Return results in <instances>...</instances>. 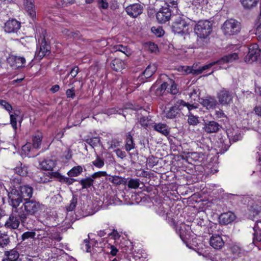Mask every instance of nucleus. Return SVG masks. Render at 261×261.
Wrapping results in <instances>:
<instances>
[{
    "label": "nucleus",
    "mask_w": 261,
    "mask_h": 261,
    "mask_svg": "<svg viewBox=\"0 0 261 261\" xmlns=\"http://www.w3.org/2000/svg\"><path fill=\"white\" fill-rule=\"evenodd\" d=\"M194 30L198 37L197 40V44L199 46H202L207 43L205 40L212 31V24L207 20H200L195 25Z\"/></svg>",
    "instance_id": "obj_3"
},
{
    "label": "nucleus",
    "mask_w": 261,
    "mask_h": 261,
    "mask_svg": "<svg viewBox=\"0 0 261 261\" xmlns=\"http://www.w3.org/2000/svg\"><path fill=\"white\" fill-rule=\"evenodd\" d=\"M228 98V91L224 88L221 89L217 94V98L218 99L219 103L221 104H227Z\"/></svg>",
    "instance_id": "obj_23"
},
{
    "label": "nucleus",
    "mask_w": 261,
    "mask_h": 261,
    "mask_svg": "<svg viewBox=\"0 0 261 261\" xmlns=\"http://www.w3.org/2000/svg\"><path fill=\"white\" fill-rule=\"evenodd\" d=\"M168 85L167 82L162 83L160 87L155 89V95L158 96H162L167 89Z\"/></svg>",
    "instance_id": "obj_35"
},
{
    "label": "nucleus",
    "mask_w": 261,
    "mask_h": 261,
    "mask_svg": "<svg viewBox=\"0 0 261 261\" xmlns=\"http://www.w3.org/2000/svg\"><path fill=\"white\" fill-rule=\"evenodd\" d=\"M10 242L9 236L5 233H0V247H5Z\"/></svg>",
    "instance_id": "obj_32"
},
{
    "label": "nucleus",
    "mask_w": 261,
    "mask_h": 261,
    "mask_svg": "<svg viewBox=\"0 0 261 261\" xmlns=\"http://www.w3.org/2000/svg\"><path fill=\"white\" fill-rule=\"evenodd\" d=\"M116 51H121L124 53L126 56H128L130 55V52L128 50L127 48L125 46H123L122 45H118L115 47Z\"/></svg>",
    "instance_id": "obj_48"
},
{
    "label": "nucleus",
    "mask_w": 261,
    "mask_h": 261,
    "mask_svg": "<svg viewBox=\"0 0 261 261\" xmlns=\"http://www.w3.org/2000/svg\"><path fill=\"white\" fill-rule=\"evenodd\" d=\"M165 3L168 7L176 8L177 5V0H165Z\"/></svg>",
    "instance_id": "obj_59"
},
{
    "label": "nucleus",
    "mask_w": 261,
    "mask_h": 261,
    "mask_svg": "<svg viewBox=\"0 0 261 261\" xmlns=\"http://www.w3.org/2000/svg\"><path fill=\"white\" fill-rule=\"evenodd\" d=\"M19 166H17L14 169L15 172L18 175L23 176L27 175L28 173V167L25 165L20 163Z\"/></svg>",
    "instance_id": "obj_30"
},
{
    "label": "nucleus",
    "mask_w": 261,
    "mask_h": 261,
    "mask_svg": "<svg viewBox=\"0 0 261 261\" xmlns=\"http://www.w3.org/2000/svg\"><path fill=\"white\" fill-rule=\"evenodd\" d=\"M172 30L175 34H188L189 24L184 19L179 17L173 23Z\"/></svg>",
    "instance_id": "obj_7"
},
{
    "label": "nucleus",
    "mask_w": 261,
    "mask_h": 261,
    "mask_svg": "<svg viewBox=\"0 0 261 261\" xmlns=\"http://www.w3.org/2000/svg\"><path fill=\"white\" fill-rule=\"evenodd\" d=\"M170 84H171V87L170 88V92L172 94H175L178 92V90L176 87V85L175 84L174 82L172 80H169Z\"/></svg>",
    "instance_id": "obj_52"
},
{
    "label": "nucleus",
    "mask_w": 261,
    "mask_h": 261,
    "mask_svg": "<svg viewBox=\"0 0 261 261\" xmlns=\"http://www.w3.org/2000/svg\"><path fill=\"white\" fill-rule=\"evenodd\" d=\"M260 49L257 44H252L248 47V53L244 58L245 62L252 63L257 60V58L260 56Z\"/></svg>",
    "instance_id": "obj_6"
},
{
    "label": "nucleus",
    "mask_w": 261,
    "mask_h": 261,
    "mask_svg": "<svg viewBox=\"0 0 261 261\" xmlns=\"http://www.w3.org/2000/svg\"><path fill=\"white\" fill-rule=\"evenodd\" d=\"M211 246L215 249H220L224 246V242L219 235H213L210 241Z\"/></svg>",
    "instance_id": "obj_19"
},
{
    "label": "nucleus",
    "mask_w": 261,
    "mask_h": 261,
    "mask_svg": "<svg viewBox=\"0 0 261 261\" xmlns=\"http://www.w3.org/2000/svg\"><path fill=\"white\" fill-rule=\"evenodd\" d=\"M219 222L221 225H227L228 224V215L227 213H223L219 216Z\"/></svg>",
    "instance_id": "obj_44"
},
{
    "label": "nucleus",
    "mask_w": 261,
    "mask_h": 261,
    "mask_svg": "<svg viewBox=\"0 0 261 261\" xmlns=\"http://www.w3.org/2000/svg\"><path fill=\"white\" fill-rule=\"evenodd\" d=\"M19 256V253L17 249L13 248L4 252V257L2 261H17Z\"/></svg>",
    "instance_id": "obj_15"
},
{
    "label": "nucleus",
    "mask_w": 261,
    "mask_h": 261,
    "mask_svg": "<svg viewBox=\"0 0 261 261\" xmlns=\"http://www.w3.org/2000/svg\"><path fill=\"white\" fill-rule=\"evenodd\" d=\"M83 171V168L80 166H77L73 167L70 170H69L67 174L70 177H75L80 175Z\"/></svg>",
    "instance_id": "obj_33"
},
{
    "label": "nucleus",
    "mask_w": 261,
    "mask_h": 261,
    "mask_svg": "<svg viewBox=\"0 0 261 261\" xmlns=\"http://www.w3.org/2000/svg\"><path fill=\"white\" fill-rule=\"evenodd\" d=\"M92 164L95 167L100 168L104 166L105 162L103 159L100 158L98 155H97L95 160L92 162Z\"/></svg>",
    "instance_id": "obj_41"
},
{
    "label": "nucleus",
    "mask_w": 261,
    "mask_h": 261,
    "mask_svg": "<svg viewBox=\"0 0 261 261\" xmlns=\"http://www.w3.org/2000/svg\"><path fill=\"white\" fill-rule=\"evenodd\" d=\"M82 248L84 250H86V252H91V247L89 245V241L88 239L84 240Z\"/></svg>",
    "instance_id": "obj_54"
},
{
    "label": "nucleus",
    "mask_w": 261,
    "mask_h": 261,
    "mask_svg": "<svg viewBox=\"0 0 261 261\" xmlns=\"http://www.w3.org/2000/svg\"><path fill=\"white\" fill-rule=\"evenodd\" d=\"M0 106L10 114L11 111L12 110V107L9 102L5 100L0 99Z\"/></svg>",
    "instance_id": "obj_43"
},
{
    "label": "nucleus",
    "mask_w": 261,
    "mask_h": 261,
    "mask_svg": "<svg viewBox=\"0 0 261 261\" xmlns=\"http://www.w3.org/2000/svg\"><path fill=\"white\" fill-rule=\"evenodd\" d=\"M152 32L154 34L158 37H161L164 34V30L161 27H152Z\"/></svg>",
    "instance_id": "obj_47"
},
{
    "label": "nucleus",
    "mask_w": 261,
    "mask_h": 261,
    "mask_svg": "<svg viewBox=\"0 0 261 261\" xmlns=\"http://www.w3.org/2000/svg\"><path fill=\"white\" fill-rule=\"evenodd\" d=\"M135 147V144L134 143L133 137L128 134L126 136L125 140V148L127 151H129L134 149Z\"/></svg>",
    "instance_id": "obj_29"
},
{
    "label": "nucleus",
    "mask_w": 261,
    "mask_h": 261,
    "mask_svg": "<svg viewBox=\"0 0 261 261\" xmlns=\"http://www.w3.org/2000/svg\"><path fill=\"white\" fill-rule=\"evenodd\" d=\"M49 53V46L46 44L44 38L42 39V43L39 49H38L35 55V59L40 61L45 56Z\"/></svg>",
    "instance_id": "obj_14"
},
{
    "label": "nucleus",
    "mask_w": 261,
    "mask_h": 261,
    "mask_svg": "<svg viewBox=\"0 0 261 261\" xmlns=\"http://www.w3.org/2000/svg\"><path fill=\"white\" fill-rule=\"evenodd\" d=\"M87 144H89L91 146L94 148L97 146L100 143V139L99 137H95L87 139L86 140Z\"/></svg>",
    "instance_id": "obj_37"
},
{
    "label": "nucleus",
    "mask_w": 261,
    "mask_h": 261,
    "mask_svg": "<svg viewBox=\"0 0 261 261\" xmlns=\"http://www.w3.org/2000/svg\"><path fill=\"white\" fill-rule=\"evenodd\" d=\"M55 160L46 159L40 163L41 169L44 170H52L56 166Z\"/></svg>",
    "instance_id": "obj_22"
},
{
    "label": "nucleus",
    "mask_w": 261,
    "mask_h": 261,
    "mask_svg": "<svg viewBox=\"0 0 261 261\" xmlns=\"http://www.w3.org/2000/svg\"><path fill=\"white\" fill-rule=\"evenodd\" d=\"M255 34L257 39L261 41V22L256 28Z\"/></svg>",
    "instance_id": "obj_64"
},
{
    "label": "nucleus",
    "mask_w": 261,
    "mask_h": 261,
    "mask_svg": "<svg viewBox=\"0 0 261 261\" xmlns=\"http://www.w3.org/2000/svg\"><path fill=\"white\" fill-rule=\"evenodd\" d=\"M109 149H113L116 148L120 145V141L117 139H113L110 142H109Z\"/></svg>",
    "instance_id": "obj_50"
},
{
    "label": "nucleus",
    "mask_w": 261,
    "mask_h": 261,
    "mask_svg": "<svg viewBox=\"0 0 261 261\" xmlns=\"http://www.w3.org/2000/svg\"><path fill=\"white\" fill-rule=\"evenodd\" d=\"M66 94L67 98H74L75 95L74 88L72 87L70 89H67Z\"/></svg>",
    "instance_id": "obj_55"
},
{
    "label": "nucleus",
    "mask_w": 261,
    "mask_h": 261,
    "mask_svg": "<svg viewBox=\"0 0 261 261\" xmlns=\"http://www.w3.org/2000/svg\"><path fill=\"white\" fill-rule=\"evenodd\" d=\"M238 132L233 136V138H232V140L230 141L229 140V143H231V141L232 143H234V142H236L237 141H239V140H241L242 137V135L240 133V132H239V130H238Z\"/></svg>",
    "instance_id": "obj_58"
},
{
    "label": "nucleus",
    "mask_w": 261,
    "mask_h": 261,
    "mask_svg": "<svg viewBox=\"0 0 261 261\" xmlns=\"http://www.w3.org/2000/svg\"><path fill=\"white\" fill-rule=\"evenodd\" d=\"M74 0H58V4L61 7H65L68 4H72Z\"/></svg>",
    "instance_id": "obj_57"
},
{
    "label": "nucleus",
    "mask_w": 261,
    "mask_h": 261,
    "mask_svg": "<svg viewBox=\"0 0 261 261\" xmlns=\"http://www.w3.org/2000/svg\"><path fill=\"white\" fill-rule=\"evenodd\" d=\"M21 23L15 19L8 20L4 25V30L8 33H16L20 29Z\"/></svg>",
    "instance_id": "obj_10"
},
{
    "label": "nucleus",
    "mask_w": 261,
    "mask_h": 261,
    "mask_svg": "<svg viewBox=\"0 0 261 261\" xmlns=\"http://www.w3.org/2000/svg\"><path fill=\"white\" fill-rule=\"evenodd\" d=\"M231 256L232 259L241 257L245 254V251L239 246L236 244L232 245L230 248Z\"/></svg>",
    "instance_id": "obj_21"
},
{
    "label": "nucleus",
    "mask_w": 261,
    "mask_h": 261,
    "mask_svg": "<svg viewBox=\"0 0 261 261\" xmlns=\"http://www.w3.org/2000/svg\"><path fill=\"white\" fill-rule=\"evenodd\" d=\"M199 90L198 89H193L189 94V96L191 98L193 99L194 101L196 100L197 98H199Z\"/></svg>",
    "instance_id": "obj_45"
},
{
    "label": "nucleus",
    "mask_w": 261,
    "mask_h": 261,
    "mask_svg": "<svg viewBox=\"0 0 261 261\" xmlns=\"http://www.w3.org/2000/svg\"><path fill=\"white\" fill-rule=\"evenodd\" d=\"M51 177L43 172H39L35 175L36 181L40 183H46L50 181Z\"/></svg>",
    "instance_id": "obj_25"
},
{
    "label": "nucleus",
    "mask_w": 261,
    "mask_h": 261,
    "mask_svg": "<svg viewBox=\"0 0 261 261\" xmlns=\"http://www.w3.org/2000/svg\"><path fill=\"white\" fill-rule=\"evenodd\" d=\"M24 201L21 206L16 210L17 215L22 224L25 223L29 216L34 215L40 208V204L36 200L30 199Z\"/></svg>",
    "instance_id": "obj_2"
},
{
    "label": "nucleus",
    "mask_w": 261,
    "mask_h": 261,
    "mask_svg": "<svg viewBox=\"0 0 261 261\" xmlns=\"http://www.w3.org/2000/svg\"><path fill=\"white\" fill-rule=\"evenodd\" d=\"M109 180L114 184L117 185L121 184L125 185L126 184V179L118 176H112L111 177L109 178Z\"/></svg>",
    "instance_id": "obj_34"
},
{
    "label": "nucleus",
    "mask_w": 261,
    "mask_h": 261,
    "mask_svg": "<svg viewBox=\"0 0 261 261\" xmlns=\"http://www.w3.org/2000/svg\"><path fill=\"white\" fill-rule=\"evenodd\" d=\"M253 243L255 242H259L261 241V230H254Z\"/></svg>",
    "instance_id": "obj_46"
},
{
    "label": "nucleus",
    "mask_w": 261,
    "mask_h": 261,
    "mask_svg": "<svg viewBox=\"0 0 261 261\" xmlns=\"http://www.w3.org/2000/svg\"><path fill=\"white\" fill-rule=\"evenodd\" d=\"M79 72V67L77 66H74L72 68L69 73L67 74L66 76V78L68 77L69 74L71 75L72 78L75 77L78 73Z\"/></svg>",
    "instance_id": "obj_53"
},
{
    "label": "nucleus",
    "mask_w": 261,
    "mask_h": 261,
    "mask_svg": "<svg viewBox=\"0 0 261 261\" xmlns=\"http://www.w3.org/2000/svg\"><path fill=\"white\" fill-rule=\"evenodd\" d=\"M93 179L90 177H88L86 178H83L82 179L80 183L82 186L83 189H86L90 187L91 186L93 185Z\"/></svg>",
    "instance_id": "obj_36"
},
{
    "label": "nucleus",
    "mask_w": 261,
    "mask_h": 261,
    "mask_svg": "<svg viewBox=\"0 0 261 261\" xmlns=\"http://www.w3.org/2000/svg\"><path fill=\"white\" fill-rule=\"evenodd\" d=\"M97 1L100 8L106 9L108 7V3L106 0H97Z\"/></svg>",
    "instance_id": "obj_63"
},
{
    "label": "nucleus",
    "mask_w": 261,
    "mask_h": 261,
    "mask_svg": "<svg viewBox=\"0 0 261 261\" xmlns=\"http://www.w3.org/2000/svg\"><path fill=\"white\" fill-rule=\"evenodd\" d=\"M125 66L124 62L119 59H115L111 64V68L116 71H121Z\"/></svg>",
    "instance_id": "obj_24"
},
{
    "label": "nucleus",
    "mask_w": 261,
    "mask_h": 261,
    "mask_svg": "<svg viewBox=\"0 0 261 261\" xmlns=\"http://www.w3.org/2000/svg\"><path fill=\"white\" fill-rule=\"evenodd\" d=\"M118 113V111L115 108L106 109L104 110V113L108 115L115 114Z\"/></svg>",
    "instance_id": "obj_61"
},
{
    "label": "nucleus",
    "mask_w": 261,
    "mask_h": 261,
    "mask_svg": "<svg viewBox=\"0 0 261 261\" xmlns=\"http://www.w3.org/2000/svg\"><path fill=\"white\" fill-rule=\"evenodd\" d=\"M35 236V233L33 231H27L23 233L22 236V240L23 241L28 239L29 238H33Z\"/></svg>",
    "instance_id": "obj_49"
},
{
    "label": "nucleus",
    "mask_w": 261,
    "mask_h": 261,
    "mask_svg": "<svg viewBox=\"0 0 261 261\" xmlns=\"http://www.w3.org/2000/svg\"><path fill=\"white\" fill-rule=\"evenodd\" d=\"M126 12L130 16L136 17L142 12V9L140 4H135L126 8Z\"/></svg>",
    "instance_id": "obj_18"
},
{
    "label": "nucleus",
    "mask_w": 261,
    "mask_h": 261,
    "mask_svg": "<svg viewBox=\"0 0 261 261\" xmlns=\"http://www.w3.org/2000/svg\"><path fill=\"white\" fill-rule=\"evenodd\" d=\"M199 102L208 110L215 109L218 104L215 97L210 95L199 98Z\"/></svg>",
    "instance_id": "obj_9"
},
{
    "label": "nucleus",
    "mask_w": 261,
    "mask_h": 261,
    "mask_svg": "<svg viewBox=\"0 0 261 261\" xmlns=\"http://www.w3.org/2000/svg\"><path fill=\"white\" fill-rule=\"evenodd\" d=\"M77 199L76 196L73 195L72 198L70 201V204L67 207L68 211H73L77 204Z\"/></svg>",
    "instance_id": "obj_42"
},
{
    "label": "nucleus",
    "mask_w": 261,
    "mask_h": 261,
    "mask_svg": "<svg viewBox=\"0 0 261 261\" xmlns=\"http://www.w3.org/2000/svg\"><path fill=\"white\" fill-rule=\"evenodd\" d=\"M241 23L238 20L233 19H229V36L238 34L241 30Z\"/></svg>",
    "instance_id": "obj_17"
},
{
    "label": "nucleus",
    "mask_w": 261,
    "mask_h": 261,
    "mask_svg": "<svg viewBox=\"0 0 261 261\" xmlns=\"http://www.w3.org/2000/svg\"><path fill=\"white\" fill-rule=\"evenodd\" d=\"M183 105H185L183 100H178L173 106L164 111V116L171 119L179 117Z\"/></svg>",
    "instance_id": "obj_5"
},
{
    "label": "nucleus",
    "mask_w": 261,
    "mask_h": 261,
    "mask_svg": "<svg viewBox=\"0 0 261 261\" xmlns=\"http://www.w3.org/2000/svg\"><path fill=\"white\" fill-rule=\"evenodd\" d=\"M157 69V66L155 64H149L147 66L143 74L146 79L151 77Z\"/></svg>",
    "instance_id": "obj_26"
},
{
    "label": "nucleus",
    "mask_w": 261,
    "mask_h": 261,
    "mask_svg": "<svg viewBox=\"0 0 261 261\" xmlns=\"http://www.w3.org/2000/svg\"><path fill=\"white\" fill-rule=\"evenodd\" d=\"M34 0H24L25 9L32 18L36 17V11L34 9Z\"/></svg>",
    "instance_id": "obj_20"
},
{
    "label": "nucleus",
    "mask_w": 261,
    "mask_h": 261,
    "mask_svg": "<svg viewBox=\"0 0 261 261\" xmlns=\"http://www.w3.org/2000/svg\"><path fill=\"white\" fill-rule=\"evenodd\" d=\"M33 189L28 185L19 187L18 190L12 189L9 193V203L13 207H17L23 201L30 199L32 196Z\"/></svg>",
    "instance_id": "obj_1"
},
{
    "label": "nucleus",
    "mask_w": 261,
    "mask_h": 261,
    "mask_svg": "<svg viewBox=\"0 0 261 261\" xmlns=\"http://www.w3.org/2000/svg\"><path fill=\"white\" fill-rule=\"evenodd\" d=\"M228 56H225L219 60L212 62L207 65H204L198 68L193 65L192 67H187L186 71L188 73H192L194 75H198L202 73L204 71L211 68L216 64L220 65V67L226 69L228 67Z\"/></svg>",
    "instance_id": "obj_4"
},
{
    "label": "nucleus",
    "mask_w": 261,
    "mask_h": 261,
    "mask_svg": "<svg viewBox=\"0 0 261 261\" xmlns=\"http://www.w3.org/2000/svg\"><path fill=\"white\" fill-rule=\"evenodd\" d=\"M107 175V173L106 171H98L93 173L91 177L93 178H96L101 176H106Z\"/></svg>",
    "instance_id": "obj_60"
},
{
    "label": "nucleus",
    "mask_w": 261,
    "mask_h": 261,
    "mask_svg": "<svg viewBox=\"0 0 261 261\" xmlns=\"http://www.w3.org/2000/svg\"><path fill=\"white\" fill-rule=\"evenodd\" d=\"M12 212L9 219L5 223V226L11 229H16L18 227L20 222H21L17 215L16 210L17 207H13Z\"/></svg>",
    "instance_id": "obj_8"
},
{
    "label": "nucleus",
    "mask_w": 261,
    "mask_h": 261,
    "mask_svg": "<svg viewBox=\"0 0 261 261\" xmlns=\"http://www.w3.org/2000/svg\"><path fill=\"white\" fill-rule=\"evenodd\" d=\"M171 12L168 7L162 8L157 12L156 18L159 22L164 23L168 21L171 17Z\"/></svg>",
    "instance_id": "obj_12"
},
{
    "label": "nucleus",
    "mask_w": 261,
    "mask_h": 261,
    "mask_svg": "<svg viewBox=\"0 0 261 261\" xmlns=\"http://www.w3.org/2000/svg\"><path fill=\"white\" fill-rule=\"evenodd\" d=\"M140 185V180L138 178H131L128 180L127 186L129 188L137 189Z\"/></svg>",
    "instance_id": "obj_38"
},
{
    "label": "nucleus",
    "mask_w": 261,
    "mask_h": 261,
    "mask_svg": "<svg viewBox=\"0 0 261 261\" xmlns=\"http://www.w3.org/2000/svg\"><path fill=\"white\" fill-rule=\"evenodd\" d=\"M221 126L215 121H207L204 125L203 129L207 134L217 133Z\"/></svg>",
    "instance_id": "obj_16"
},
{
    "label": "nucleus",
    "mask_w": 261,
    "mask_h": 261,
    "mask_svg": "<svg viewBox=\"0 0 261 261\" xmlns=\"http://www.w3.org/2000/svg\"><path fill=\"white\" fill-rule=\"evenodd\" d=\"M153 128L154 130L166 136H168L169 134V130L167 129V126L165 124H155L153 125Z\"/></svg>",
    "instance_id": "obj_27"
},
{
    "label": "nucleus",
    "mask_w": 261,
    "mask_h": 261,
    "mask_svg": "<svg viewBox=\"0 0 261 261\" xmlns=\"http://www.w3.org/2000/svg\"><path fill=\"white\" fill-rule=\"evenodd\" d=\"M42 139V136L41 134H38L35 135L33 138V147L36 149H39L40 147Z\"/></svg>",
    "instance_id": "obj_31"
},
{
    "label": "nucleus",
    "mask_w": 261,
    "mask_h": 261,
    "mask_svg": "<svg viewBox=\"0 0 261 261\" xmlns=\"http://www.w3.org/2000/svg\"><path fill=\"white\" fill-rule=\"evenodd\" d=\"M243 56L242 53L241 52L238 46L229 45V63L234 61L241 62V58Z\"/></svg>",
    "instance_id": "obj_11"
},
{
    "label": "nucleus",
    "mask_w": 261,
    "mask_h": 261,
    "mask_svg": "<svg viewBox=\"0 0 261 261\" xmlns=\"http://www.w3.org/2000/svg\"><path fill=\"white\" fill-rule=\"evenodd\" d=\"M188 116V122L190 125H196L199 123L198 117L195 116L191 112H190Z\"/></svg>",
    "instance_id": "obj_39"
},
{
    "label": "nucleus",
    "mask_w": 261,
    "mask_h": 261,
    "mask_svg": "<svg viewBox=\"0 0 261 261\" xmlns=\"http://www.w3.org/2000/svg\"><path fill=\"white\" fill-rule=\"evenodd\" d=\"M7 61L10 66L14 68H18L24 66L25 59L24 57L12 55L8 59Z\"/></svg>",
    "instance_id": "obj_13"
},
{
    "label": "nucleus",
    "mask_w": 261,
    "mask_h": 261,
    "mask_svg": "<svg viewBox=\"0 0 261 261\" xmlns=\"http://www.w3.org/2000/svg\"><path fill=\"white\" fill-rule=\"evenodd\" d=\"M184 103L185 105H183V106H182V110L183 109V108L185 107H187L188 110H189V114L190 113V112H191V111L192 110L196 109L198 108L197 105H195L194 104L191 105V104L189 103L188 102H185V101H184Z\"/></svg>",
    "instance_id": "obj_56"
},
{
    "label": "nucleus",
    "mask_w": 261,
    "mask_h": 261,
    "mask_svg": "<svg viewBox=\"0 0 261 261\" xmlns=\"http://www.w3.org/2000/svg\"><path fill=\"white\" fill-rule=\"evenodd\" d=\"M62 34L69 38H75L78 37L79 33L77 32H73L72 31L67 29H64L62 30Z\"/></svg>",
    "instance_id": "obj_40"
},
{
    "label": "nucleus",
    "mask_w": 261,
    "mask_h": 261,
    "mask_svg": "<svg viewBox=\"0 0 261 261\" xmlns=\"http://www.w3.org/2000/svg\"><path fill=\"white\" fill-rule=\"evenodd\" d=\"M97 1L100 8L106 9L108 7V3L106 0H97Z\"/></svg>",
    "instance_id": "obj_62"
},
{
    "label": "nucleus",
    "mask_w": 261,
    "mask_h": 261,
    "mask_svg": "<svg viewBox=\"0 0 261 261\" xmlns=\"http://www.w3.org/2000/svg\"><path fill=\"white\" fill-rule=\"evenodd\" d=\"M259 0H240V2L245 9L250 10L255 7Z\"/></svg>",
    "instance_id": "obj_28"
},
{
    "label": "nucleus",
    "mask_w": 261,
    "mask_h": 261,
    "mask_svg": "<svg viewBox=\"0 0 261 261\" xmlns=\"http://www.w3.org/2000/svg\"><path fill=\"white\" fill-rule=\"evenodd\" d=\"M10 115V122L11 125L14 129L16 130L17 129V121H16V117L17 115L16 114H11Z\"/></svg>",
    "instance_id": "obj_51"
}]
</instances>
